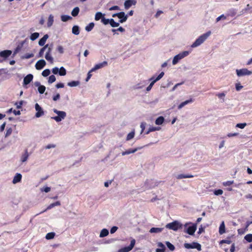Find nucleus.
I'll return each instance as SVG.
<instances>
[{"label":"nucleus","instance_id":"nucleus-55","mask_svg":"<svg viewBox=\"0 0 252 252\" xmlns=\"http://www.w3.org/2000/svg\"><path fill=\"white\" fill-rule=\"evenodd\" d=\"M229 12V15L231 16H234L236 14V10L234 9H230Z\"/></svg>","mask_w":252,"mask_h":252},{"label":"nucleus","instance_id":"nucleus-42","mask_svg":"<svg viewBox=\"0 0 252 252\" xmlns=\"http://www.w3.org/2000/svg\"><path fill=\"white\" fill-rule=\"evenodd\" d=\"M245 239L248 242H252V234H247L245 237Z\"/></svg>","mask_w":252,"mask_h":252},{"label":"nucleus","instance_id":"nucleus-23","mask_svg":"<svg viewBox=\"0 0 252 252\" xmlns=\"http://www.w3.org/2000/svg\"><path fill=\"white\" fill-rule=\"evenodd\" d=\"M29 156V155L28 154V150H27V149H26L25 151V153L23 155H22V156L21 157V161L24 162H25L26 161H27V160Z\"/></svg>","mask_w":252,"mask_h":252},{"label":"nucleus","instance_id":"nucleus-2","mask_svg":"<svg viewBox=\"0 0 252 252\" xmlns=\"http://www.w3.org/2000/svg\"><path fill=\"white\" fill-rule=\"evenodd\" d=\"M211 32L208 31L207 32L201 35L191 45L192 48L197 47L203 43L207 38L211 35Z\"/></svg>","mask_w":252,"mask_h":252},{"label":"nucleus","instance_id":"nucleus-21","mask_svg":"<svg viewBox=\"0 0 252 252\" xmlns=\"http://www.w3.org/2000/svg\"><path fill=\"white\" fill-rule=\"evenodd\" d=\"M48 34H45L39 41L38 44L41 46H44V44L46 43V41L47 39L48 38Z\"/></svg>","mask_w":252,"mask_h":252},{"label":"nucleus","instance_id":"nucleus-7","mask_svg":"<svg viewBox=\"0 0 252 252\" xmlns=\"http://www.w3.org/2000/svg\"><path fill=\"white\" fill-rule=\"evenodd\" d=\"M164 73L163 72H161L158 76L155 79L154 77H152L150 80L152 81L150 84L147 87L146 90L147 91H149L151 90L154 84L158 81L160 80L164 75Z\"/></svg>","mask_w":252,"mask_h":252},{"label":"nucleus","instance_id":"nucleus-62","mask_svg":"<svg viewBox=\"0 0 252 252\" xmlns=\"http://www.w3.org/2000/svg\"><path fill=\"white\" fill-rule=\"evenodd\" d=\"M92 71H91V70L88 72V74H87V77L86 79V81H88L91 78V76H92V74H91V72Z\"/></svg>","mask_w":252,"mask_h":252},{"label":"nucleus","instance_id":"nucleus-48","mask_svg":"<svg viewBox=\"0 0 252 252\" xmlns=\"http://www.w3.org/2000/svg\"><path fill=\"white\" fill-rule=\"evenodd\" d=\"M216 195H221L223 193V190L221 189L215 190L214 192Z\"/></svg>","mask_w":252,"mask_h":252},{"label":"nucleus","instance_id":"nucleus-10","mask_svg":"<svg viewBox=\"0 0 252 252\" xmlns=\"http://www.w3.org/2000/svg\"><path fill=\"white\" fill-rule=\"evenodd\" d=\"M236 73L238 76H243L245 75H251L252 74V72L247 68H243L241 69H237Z\"/></svg>","mask_w":252,"mask_h":252},{"label":"nucleus","instance_id":"nucleus-24","mask_svg":"<svg viewBox=\"0 0 252 252\" xmlns=\"http://www.w3.org/2000/svg\"><path fill=\"white\" fill-rule=\"evenodd\" d=\"M53 23H54V16L51 14L49 15V17H48V21H47V27H51L53 24Z\"/></svg>","mask_w":252,"mask_h":252},{"label":"nucleus","instance_id":"nucleus-30","mask_svg":"<svg viewBox=\"0 0 252 252\" xmlns=\"http://www.w3.org/2000/svg\"><path fill=\"white\" fill-rule=\"evenodd\" d=\"M72 32L75 35H78L80 33L79 27L78 26H74L72 29Z\"/></svg>","mask_w":252,"mask_h":252},{"label":"nucleus","instance_id":"nucleus-41","mask_svg":"<svg viewBox=\"0 0 252 252\" xmlns=\"http://www.w3.org/2000/svg\"><path fill=\"white\" fill-rule=\"evenodd\" d=\"M159 129H160V127H153V126L150 127H149L148 130L146 132V134H148L150 132L155 131H156V130H158Z\"/></svg>","mask_w":252,"mask_h":252},{"label":"nucleus","instance_id":"nucleus-19","mask_svg":"<svg viewBox=\"0 0 252 252\" xmlns=\"http://www.w3.org/2000/svg\"><path fill=\"white\" fill-rule=\"evenodd\" d=\"M22 176L20 173H16L12 181V183L15 184L17 183L21 182Z\"/></svg>","mask_w":252,"mask_h":252},{"label":"nucleus","instance_id":"nucleus-17","mask_svg":"<svg viewBox=\"0 0 252 252\" xmlns=\"http://www.w3.org/2000/svg\"><path fill=\"white\" fill-rule=\"evenodd\" d=\"M107 65V62L104 61L102 63L96 64L95 66L91 69V71H94L98 69L101 68Z\"/></svg>","mask_w":252,"mask_h":252},{"label":"nucleus","instance_id":"nucleus-18","mask_svg":"<svg viewBox=\"0 0 252 252\" xmlns=\"http://www.w3.org/2000/svg\"><path fill=\"white\" fill-rule=\"evenodd\" d=\"M11 53H12V52L10 50H4V51L0 52V57L3 58L4 59H6L9 56L11 55Z\"/></svg>","mask_w":252,"mask_h":252},{"label":"nucleus","instance_id":"nucleus-11","mask_svg":"<svg viewBox=\"0 0 252 252\" xmlns=\"http://www.w3.org/2000/svg\"><path fill=\"white\" fill-rule=\"evenodd\" d=\"M135 240L134 239H132L130 241V244L128 246L120 249L119 252H129L133 249L135 245Z\"/></svg>","mask_w":252,"mask_h":252},{"label":"nucleus","instance_id":"nucleus-32","mask_svg":"<svg viewBox=\"0 0 252 252\" xmlns=\"http://www.w3.org/2000/svg\"><path fill=\"white\" fill-rule=\"evenodd\" d=\"M79 8L78 7H75L71 12V15L73 17L77 16L79 12Z\"/></svg>","mask_w":252,"mask_h":252},{"label":"nucleus","instance_id":"nucleus-35","mask_svg":"<svg viewBox=\"0 0 252 252\" xmlns=\"http://www.w3.org/2000/svg\"><path fill=\"white\" fill-rule=\"evenodd\" d=\"M55 236V233L54 232H49L46 234L45 238L47 240H50L54 238Z\"/></svg>","mask_w":252,"mask_h":252},{"label":"nucleus","instance_id":"nucleus-54","mask_svg":"<svg viewBox=\"0 0 252 252\" xmlns=\"http://www.w3.org/2000/svg\"><path fill=\"white\" fill-rule=\"evenodd\" d=\"M233 183V181H228L227 182H224L223 185L224 186H229L231 185Z\"/></svg>","mask_w":252,"mask_h":252},{"label":"nucleus","instance_id":"nucleus-15","mask_svg":"<svg viewBox=\"0 0 252 252\" xmlns=\"http://www.w3.org/2000/svg\"><path fill=\"white\" fill-rule=\"evenodd\" d=\"M33 77V75L32 74H29L25 77L23 81V86H24L30 83L32 80Z\"/></svg>","mask_w":252,"mask_h":252},{"label":"nucleus","instance_id":"nucleus-31","mask_svg":"<svg viewBox=\"0 0 252 252\" xmlns=\"http://www.w3.org/2000/svg\"><path fill=\"white\" fill-rule=\"evenodd\" d=\"M164 118L162 116H160L156 119L155 123L157 125H160L164 122Z\"/></svg>","mask_w":252,"mask_h":252},{"label":"nucleus","instance_id":"nucleus-14","mask_svg":"<svg viewBox=\"0 0 252 252\" xmlns=\"http://www.w3.org/2000/svg\"><path fill=\"white\" fill-rule=\"evenodd\" d=\"M46 65V62L44 60H40L35 64V68L37 70L42 69Z\"/></svg>","mask_w":252,"mask_h":252},{"label":"nucleus","instance_id":"nucleus-40","mask_svg":"<svg viewBox=\"0 0 252 252\" xmlns=\"http://www.w3.org/2000/svg\"><path fill=\"white\" fill-rule=\"evenodd\" d=\"M167 247L171 251H173L175 250V247L173 245H172L171 243L169 242H166L165 243Z\"/></svg>","mask_w":252,"mask_h":252},{"label":"nucleus","instance_id":"nucleus-1","mask_svg":"<svg viewBox=\"0 0 252 252\" xmlns=\"http://www.w3.org/2000/svg\"><path fill=\"white\" fill-rule=\"evenodd\" d=\"M53 48V44H51L50 46L48 44L44 45L41 49L40 50L38 57L41 58L43 57L44 55V53L45 51L47 49V51L45 56V58L46 60L51 63H53V58L51 56V52Z\"/></svg>","mask_w":252,"mask_h":252},{"label":"nucleus","instance_id":"nucleus-36","mask_svg":"<svg viewBox=\"0 0 252 252\" xmlns=\"http://www.w3.org/2000/svg\"><path fill=\"white\" fill-rule=\"evenodd\" d=\"M39 34L38 32H34L32 33L30 36V39L32 41L35 40L39 37Z\"/></svg>","mask_w":252,"mask_h":252},{"label":"nucleus","instance_id":"nucleus-38","mask_svg":"<svg viewBox=\"0 0 252 252\" xmlns=\"http://www.w3.org/2000/svg\"><path fill=\"white\" fill-rule=\"evenodd\" d=\"M72 19V17L69 15H63L61 16V20L63 22H66Z\"/></svg>","mask_w":252,"mask_h":252},{"label":"nucleus","instance_id":"nucleus-47","mask_svg":"<svg viewBox=\"0 0 252 252\" xmlns=\"http://www.w3.org/2000/svg\"><path fill=\"white\" fill-rule=\"evenodd\" d=\"M134 136V132H131L130 133H129L127 136H126V140H129L131 139H132Z\"/></svg>","mask_w":252,"mask_h":252},{"label":"nucleus","instance_id":"nucleus-49","mask_svg":"<svg viewBox=\"0 0 252 252\" xmlns=\"http://www.w3.org/2000/svg\"><path fill=\"white\" fill-rule=\"evenodd\" d=\"M247 125V124L244 123H239V124H237L236 126L237 127H239L240 128H244Z\"/></svg>","mask_w":252,"mask_h":252},{"label":"nucleus","instance_id":"nucleus-53","mask_svg":"<svg viewBox=\"0 0 252 252\" xmlns=\"http://www.w3.org/2000/svg\"><path fill=\"white\" fill-rule=\"evenodd\" d=\"M57 49L60 54H63L64 52L63 48L61 45L58 46Z\"/></svg>","mask_w":252,"mask_h":252},{"label":"nucleus","instance_id":"nucleus-27","mask_svg":"<svg viewBox=\"0 0 252 252\" xmlns=\"http://www.w3.org/2000/svg\"><path fill=\"white\" fill-rule=\"evenodd\" d=\"M219 232L220 234H222L225 232V224L223 221L222 222L220 226Z\"/></svg>","mask_w":252,"mask_h":252},{"label":"nucleus","instance_id":"nucleus-5","mask_svg":"<svg viewBox=\"0 0 252 252\" xmlns=\"http://www.w3.org/2000/svg\"><path fill=\"white\" fill-rule=\"evenodd\" d=\"M189 54V52L188 51H184L182 53L176 55L173 59L172 64L174 65L177 64L180 60L187 56Z\"/></svg>","mask_w":252,"mask_h":252},{"label":"nucleus","instance_id":"nucleus-58","mask_svg":"<svg viewBox=\"0 0 252 252\" xmlns=\"http://www.w3.org/2000/svg\"><path fill=\"white\" fill-rule=\"evenodd\" d=\"M109 10L110 11L115 10H120V7L117 5H115L109 8Z\"/></svg>","mask_w":252,"mask_h":252},{"label":"nucleus","instance_id":"nucleus-4","mask_svg":"<svg viewBox=\"0 0 252 252\" xmlns=\"http://www.w3.org/2000/svg\"><path fill=\"white\" fill-rule=\"evenodd\" d=\"M54 113L57 114L58 116L52 117V119L55 120L56 122H61L63 119H64L66 116V114L64 111H59L56 109H53Z\"/></svg>","mask_w":252,"mask_h":252},{"label":"nucleus","instance_id":"nucleus-59","mask_svg":"<svg viewBox=\"0 0 252 252\" xmlns=\"http://www.w3.org/2000/svg\"><path fill=\"white\" fill-rule=\"evenodd\" d=\"M12 131V129L11 128H9L7 129L6 130L5 136L6 137V136L10 135L11 134Z\"/></svg>","mask_w":252,"mask_h":252},{"label":"nucleus","instance_id":"nucleus-20","mask_svg":"<svg viewBox=\"0 0 252 252\" xmlns=\"http://www.w3.org/2000/svg\"><path fill=\"white\" fill-rule=\"evenodd\" d=\"M194 100L192 99V98H190L189 99V100H187L184 102H182V103H181L178 106V108L179 109H181L182 107H183L184 106H185L186 105L189 103H191L192 102H193Z\"/></svg>","mask_w":252,"mask_h":252},{"label":"nucleus","instance_id":"nucleus-63","mask_svg":"<svg viewBox=\"0 0 252 252\" xmlns=\"http://www.w3.org/2000/svg\"><path fill=\"white\" fill-rule=\"evenodd\" d=\"M217 95L218 96L219 98H222V97H224L225 96V94L224 93H221L218 94Z\"/></svg>","mask_w":252,"mask_h":252},{"label":"nucleus","instance_id":"nucleus-13","mask_svg":"<svg viewBox=\"0 0 252 252\" xmlns=\"http://www.w3.org/2000/svg\"><path fill=\"white\" fill-rule=\"evenodd\" d=\"M136 0H126L124 3V6L125 9H128L132 5H135L136 4Z\"/></svg>","mask_w":252,"mask_h":252},{"label":"nucleus","instance_id":"nucleus-6","mask_svg":"<svg viewBox=\"0 0 252 252\" xmlns=\"http://www.w3.org/2000/svg\"><path fill=\"white\" fill-rule=\"evenodd\" d=\"M101 22L105 25L110 24L112 27H117L119 26V23L116 22L113 19H106L104 17L102 18Z\"/></svg>","mask_w":252,"mask_h":252},{"label":"nucleus","instance_id":"nucleus-28","mask_svg":"<svg viewBox=\"0 0 252 252\" xmlns=\"http://www.w3.org/2000/svg\"><path fill=\"white\" fill-rule=\"evenodd\" d=\"M104 16V15L101 12H97V13H96V14L95 15V18H94L95 20L98 21L100 19H101V20L102 18H103Z\"/></svg>","mask_w":252,"mask_h":252},{"label":"nucleus","instance_id":"nucleus-44","mask_svg":"<svg viewBox=\"0 0 252 252\" xmlns=\"http://www.w3.org/2000/svg\"><path fill=\"white\" fill-rule=\"evenodd\" d=\"M50 74V70L49 69H46L44 70L42 72V75L44 77H47Z\"/></svg>","mask_w":252,"mask_h":252},{"label":"nucleus","instance_id":"nucleus-16","mask_svg":"<svg viewBox=\"0 0 252 252\" xmlns=\"http://www.w3.org/2000/svg\"><path fill=\"white\" fill-rule=\"evenodd\" d=\"M196 230V225L193 224L189 226L186 230V232L190 235H193Z\"/></svg>","mask_w":252,"mask_h":252},{"label":"nucleus","instance_id":"nucleus-43","mask_svg":"<svg viewBox=\"0 0 252 252\" xmlns=\"http://www.w3.org/2000/svg\"><path fill=\"white\" fill-rule=\"evenodd\" d=\"M46 90V88L43 85H41L38 88V91L40 94H43Z\"/></svg>","mask_w":252,"mask_h":252},{"label":"nucleus","instance_id":"nucleus-9","mask_svg":"<svg viewBox=\"0 0 252 252\" xmlns=\"http://www.w3.org/2000/svg\"><path fill=\"white\" fill-rule=\"evenodd\" d=\"M113 17H117L120 19L119 22L121 23H123L126 22L127 19V15H125L124 12H120L119 13H117L113 14L112 15Z\"/></svg>","mask_w":252,"mask_h":252},{"label":"nucleus","instance_id":"nucleus-33","mask_svg":"<svg viewBox=\"0 0 252 252\" xmlns=\"http://www.w3.org/2000/svg\"><path fill=\"white\" fill-rule=\"evenodd\" d=\"M94 26V23H93V22L90 23L89 25H88L85 27V30L87 32H90L93 30Z\"/></svg>","mask_w":252,"mask_h":252},{"label":"nucleus","instance_id":"nucleus-22","mask_svg":"<svg viewBox=\"0 0 252 252\" xmlns=\"http://www.w3.org/2000/svg\"><path fill=\"white\" fill-rule=\"evenodd\" d=\"M194 177L193 175H192L191 174H179L177 176L176 178L177 179H182L183 178H193Z\"/></svg>","mask_w":252,"mask_h":252},{"label":"nucleus","instance_id":"nucleus-3","mask_svg":"<svg viewBox=\"0 0 252 252\" xmlns=\"http://www.w3.org/2000/svg\"><path fill=\"white\" fill-rule=\"evenodd\" d=\"M165 227L169 229L177 231L178 229L182 228L183 225L177 220H174L172 222L167 223Z\"/></svg>","mask_w":252,"mask_h":252},{"label":"nucleus","instance_id":"nucleus-29","mask_svg":"<svg viewBox=\"0 0 252 252\" xmlns=\"http://www.w3.org/2000/svg\"><path fill=\"white\" fill-rule=\"evenodd\" d=\"M80 84L79 81H72L67 83V85L71 87H76Z\"/></svg>","mask_w":252,"mask_h":252},{"label":"nucleus","instance_id":"nucleus-52","mask_svg":"<svg viewBox=\"0 0 252 252\" xmlns=\"http://www.w3.org/2000/svg\"><path fill=\"white\" fill-rule=\"evenodd\" d=\"M235 88L237 91H239L243 88V87L240 84V83H236L235 85Z\"/></svg>","mask_w":252,"mask_h":252},{"label":"nucleus","instance_id":"nucleus-64","mask_svg":"<svg viewBox=\"0 0 252 252\" xmlns=\"http://www.w3.org/2000/svg\"><path fill=\"white\" fill-rule=\"evenodd\" d=\"M235 244L233 243L231 245V248H230V252H234L235 251Z\"/></svg>","mask_w":252,"mask_h":252},{"label":"nucleus","instance_id":"nucleus-50","mask_svg":"<svg viewBox=\"0 0 252 252\" xmlns=\"http://www.w3.org/2000/svg\"><path fill=\"white\" fill-rule=\"evenodd\" d=\"M33 57V54L32 53H27L23 57L24 59H30Z\"/></svg>","mask_w":252,"mask_h":252},{"label":"nucleus","instance_id":"nucleus-60","mask_svg":"<svg viewBox=\"0 0 252 252\" xmlns=\"http://www.w3.org/2000/svg\"><path fill=\"white\" fill-rule=\"evenodd\" d=\"M59 69L57 67H55L52 69V72L54 74H57L59 73Z\"/></svg>","mask_w":252,"mask_h":252},{"label":"nucleus","instance_id":"nucleus-46","mask_svg":"<svg viewBox=\"0 0 252 252\" xmlns=\"http://www.w3.org/2000/svg\"><path fill=\"white\" fill-rule=\"evenodd\" d=\"M117 31H119L122 32H125V29L124 28H123L122 27H120L117 29H113L112 30V32L114 33H116Z\"/></svg>","mask_w":252,"mask_h":252},{"label":"nucleus","instance_id":"nucleus-37","mask_svg":"<svg viewBox=\"0 0 252 252\" xmlns=\"http://www.w3.org/2000/svg\"><path fill=\"white\" fill-rule=\"evenodd\" d=\"M230 238L231 237H227L226 239L221 240L220 242V244H222L224 243L230 244L231 243V241L230 240Z\"/></svg>","mask_w":252,"mask_h":252},{"label":"nucleus","instance_id":"nucleus-56","mask_svg":"<svg viewBox=\"0 0 252 252\" xmlns=\"http://www.w3.org/2000/svg\"><path fill=\"white\" fill-rule=\"evenodd\" d=\"M60 98V94H56L55 95L53 96V100L54 101H57L59 100Z\"/></svg>","mask_w":252,"mask_h":252},{"label":"nucleus","instance_id":"nucleus-39","mask_svg":"<svg viewBox=\"0 0 252 252\" xmlns=\"http://www.w3.org/2000/svg\"><path fill=\"white\" fill-rule=\"evenodd\" d=\"M59 74L61 76H64L66 74V69L63 67H61L59 69Z\"/></svg>","mask_w":252,"mask_h":252},{"label":"nucleus","instance_id":"nucleus-61","mask_svg":"<svg viewBox=\"0 0 252 252\" xmlns=\"http://www.w3.org/2000/svg\"><path fill=\"white\" fill-rule=\"evenodd\" d=\"M56 87L57 88H63L64 87V84L62 83H59L56 84Z\"/></svg>","mask_w":252,"mask_h":252},{"label":"nucleus","instance_id":"nucleus-12","mask_svg":"<svg viewBox=\"0 0 252 252\" xmlns=\"http://www.w3.org/2000/svg\"><path fill=\"white\" fill-rule=\"evenodd\" d=\"M35 109L37 111L35 115L36 118H39L44 115V111L43 109L38 103L35 104Z\"/></svg>","mask_w":252,"mask_h":252},{"label":"nucleus","instance_id":"nucleus-25","mask_svg":"<svg viewBox=\"0 0 252 252\" xmlns=\"http://www.w3.org/2000/svg\"><path fill=\"white\" fill-rule=\"evenodd\" d=\"M137 150V148H135L134 149H129L126 151L123 152L122 153V155L123 156H125V155H128V154H132V153H134L135 152H136Z\"/></svg>","mask_w":252,"mask_h":252},{"label":"nucleus","instance_id":"nucleus-57","mask_svg":"<svg viewBox=\"0 0 252 252\" xmlns=\"http://www.w3.org/2000/svg\"><path fill=\"white\" fill-rule=\"evenodd\" d=\"M118 228L117 226H113L110 229V233L111 234L115 233L117 230Z\"/></svg>","mask_w":252,"mask_h":252},{"label":"nucleus","instance_id":"nucleus-8","mask_svg":"<svg viewBox=\"0 0 252 252\" xmlns=\"http://www.w3.org/2000/svg\"><path fill=\"white\" fill-rule=\"evenodd\" d=\"M184 247L186 249H196L198 251L201 250V246L200 244L196 242H192L191 244L185 243Z\"/></svg>","mask_w":252,"mask_h":252},{"label":"nucleus","instance_id":"nucleus-51","mask_svg":"<svg viewBox=\"0 0 252 252\" xmlns=\"http://www.w3.org/2000/svg\"><path fill=\"white\" fill-rule=\"evenodd\" d=\"M23 103V101H20L19 102H16L15 104L16 105V107L17 109H20L22 107Z\"/></svg>","mask_w":252,"mask_h":252},{"label":"nucleus","instance_id":"nucleus-45","mask_svg":"<svg viewBox=\"0 0 252 252\" xmlns=\"http://www.w3.org/2000/svg\"><path fill=\"white\" fill-rule=\"evenodd\" d=\"M56 77L54 75L49 76L48 79V82L50 84L53 83L56 81Z\"/></svg>","mask_w":252,"mask_h":252},{"label":"nucleus","instance_id":"nucleus-34","mask_svg":"<svg viewBox=\"0 0 252 252\" xmlns=\"http://www.w3.org/2000/svg\"><path fill=\"white\" fill-rule=\"evenodd\" d=\"M109 234L108 230L106 229H103L100 233V237H104L107 236Z\"/></svg>","mask_w":252,"mask_h":252},{"label":"nucleus","instance_id":"nucleus-26","mask_svg":"<svg viewBox=\"0 0 252 252\" xmlns=\"http://www.w3.org/2000/svg\"><path fill=\"white\" fill-rule=\"evenodd\" d=\"M163 230L162 228L159 227H152L150 230L151 233H159L161 232Z\"/></svg>","mask_w":252,"mask_h":252}]
</instances>
